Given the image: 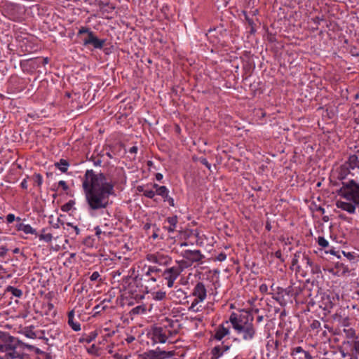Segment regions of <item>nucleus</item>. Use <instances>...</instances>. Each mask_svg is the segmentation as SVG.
Returning a JSON list of instances; mask_svg holds the SVG:
<instances>
[{
  "instance_id": "1",
  "label": "nucleus",
  "mask_w": 359,
  "mask_h": 359,
  "mask_svg": "<svg viewBox=\"0 0 359 359\" xmlns=\"http://www.w3.org/2000/svg\"><path fill=\"white\" fill-rule=\"evenodd\" d=\"M115 182H107L106 176L87 170L82 183L86 200L90 210L105 209L109 205V196L114 194Z\"/></svg>"
},
{
  "instance_id": "2",
  "label": "nucleus",
  "mask_w": 359,
  "mask_h": 359,
  "mask_svg": "<svg viewBox=\"0 0 359 359\" xmlns=\"http://www.w3.org/2000/svg\"><path fill=\"white\" fill-rule=\"evenodd\" d=\"M337 193L346 200L359 204V184H357L353 180L348 182H342V187Z\"/></svg>"
},
{
  "instance_id": "3",
  "label": "nucleus",
  "mask_w": 359,
  "mask_h": 359,
  "mask_svg": "<svg viewBox=\"0 0 359 359\" xmlns=\"http://www.w3.org/2000/svg\"><path fill=\"white\" fill-rule=\"evenodd\" d=\"M20 345V341L6 332L0 331V351L6 352Z\"/></svg>"
},
{
  "instance_id": "4",
  "label": "nucleus",
  "mask_w": 359,
  "mask_h": 359,
  "mask_svg": "<svg viewBox=\"0 0 359 359\" xmlns=\"http://www.w3.org/2000/svg\"><path fill=\"white\" fill-rule=\"evenodd\" d=\"M236 318H233V328L237 331L238 333L243 334V339L248 341L254 339L256 334V330L252 323L245 324V325H241L236 323Z\"/></svg>"
},
{
  "instance_id": "5",
  "label": "nucleus",
  "mask_w": 359,
  "mask_h": 359,
  "mask_svg": "<svg viewBox=\"0 0 359 359\" xmlns=\"http://www.w3.org/2000/svg\"><path fill=\"white\" fill-rule=\"evenodd\" d=\"M182 256L186 259V261H181L180 264L183 266H191L193 262H198L204 258V255L201 254L198 250H186L182 252Z\"/></svg>"
},
{
  "instance_id": "6",
  "label": "nucleus",
  "mask_w": 359,
  "mask_h": 359,
  "mask_svg": "<svg viewBox=\"0 0 359 359\" xmlns=\"http://www.w3.org/2000/svg\"><path fill=\"white\" fill-rule=\"evenodd\" d=\"M106 43V39H100L94 32H90L89 36L83 39V45L88 46H92L95 49H102Z\"/></svg>"
},
{
  "instance_id": "7",
  "label": "nucleus",
  "mask_w": 359,
  "mask_h": 359,
  "mask_svg": "<svg viewBox=\"0 0 359 359\" xmlns=\"http://www.w3.org/2000/svg\"><path fill=\"white\" fill-rule=\"evenodd\" d=\"M236 318V323L241 325H245V324L251 323L254 319L252 314L248 311H243V313L240 315L232 313L230 316L229 320L233 326L234 322L233 318Z\"/></svg>"
},
{
  "instance_id": "8",
  "label": "nucleus",
  "mask_w": 359,
  "mask_h": 359,
  "mask_svg": "<svg viewBox=\"0 0 359 359\" xmlns=\"http://www.w3.org/2000/svg\"><path fill=\"white\" fill-rule=\"evenodd\" d=\"M206 288L202 282H198L193 291V295L196 297L198 302H203L206 297Z\"/></svg>"
},
{
  "instance_id": "9",
  "label": "nucleus",
  "mask_w": 359,
  "mask_h": 359,
  "mask_svg": "<svg viewBox=\"0 0 359 359\" xmlns=\"http://www.w3.org/2000/svg\"><path fill=\"white\" fill-rule=\"evenodd\" d=\"M152 334L154 342L165 343L167 341L168 337L162 327H155Z\"/></svg>"
},
{
  "instance_id": "10",
  "label": "nucleus",
  "mask_w": 359,
  "mask_h": 359,
  "mask_svg": "<svg viewBox=\"0 0 359 359\" xmlns=\"http://www.w3.org/2000/svg\"><path fill=\"white\" fill-rule=\"evenodd\" d=\"M165 320L167 323L165 327L172 329V330H169V335L172 337L177 334L182 327L179 321L173 320L168 318H166Z\"/></svg>"
},
{
  "instance_id": "11",
  "label": "nucleus",
  "mask_w": 359,
  "mask_h": 359,
  "mask_svg": "<svg viewBox=\"0 0 359 359\" xmlns=\"http://www.w3.org/2000/svg\"><path fill=\"white\" fill-rule=\"evenodd\" d=\"M355 339L345 340L339 348L341 354L345 357L351 355L352 346Z\"/></svg>"
},
{
  "instance_id": "12",
  "label": "nucleus",
  "mask_w": 359,
  "mask_h": 359,
  "mask_svg": "<svg viewBox=\"0 0 359 359\" xmlns=\"http://www.w3.org/2000/svg\"><path fill=\"white\" fill-rule=\"evenodd\" d=\"M156 194L163 197L164 201H168L172 207L175 206L174 199L168 196V190L165 186H161L156 190Z\"/></svg>"
},
{
  "instance_id": "13",
  "label": "nucleus",
  "mask_w": 359,
  "mask_h": 359,
  "mask_svg": "<svg viewBox=\"0 0 359 359\" xmlns=\"http://www.w3.org/2000/svg\"><path fill=\"white\" fill-rule=\"evenodd\" d=\"M330 271L334 275L341 276L348 272V269L344 263L337 262L335 267L330 269Z\"/></svg>"
},
{
  "instance_id": "14",
  "label": "nucleus",
  "mask_w": 359,
  "mask_h": 359,
  "mask_svg": "<svg viewBox=\"0 0 359 359\" xmlns=\"http://www.w3.org/2000/svg\"><path fill=\"white\" fill-rule=\"evenodd\" d=\"M229 330L228 327H225L224 324L220 325L216 330L214 334V339L218 341L222 340L225 336L229 334Z\"/></svg>"
},
{
  "instance_id": "15",
  "label": "nucleus",
  "mask_w": 359,
  "mask_h": 359,
  "mask_svg": "<svg viewBox=\"0 0 359 359\" xmlns=\"http://www.w3.org/2000/svg\"><path fill=\"white\" fill-rule=\"evenodd\" d=\"M158 277H159V276L154 275L147 269V271L140 277V276H136L134 278V280L138 282L144 280V281L151 280L152 282H156Z\"/></svg>"
},
{
  "instance_id": "16",
  "label": "nucleus",
  "mask_w": 359,
  "mask_h": 359,
  "mask_svg": "<svg viewBox=\"0 0 359 359\" xmlns=\"http://www.w3.org/2000/svg\"><path fill=\"white\" fill-rule=\"evenodd\" d=\"M336 205L338 208H341L351 214L354 213L355 210V206L350 203L339 201L336 203Z\"/></svg>"
},
{
  "instance_id": "17",
  "label": "nucleus",
  "mask_w": 359,
  "mask_h": 359,
  "mask_svg": "<svg viewBox=\"0 0 359 359\" xmlns=\"http://www.w3.org/2000/svg\"><path fill=\"white\" fill-rule=\"evenodd\" d=\"M74 311L72 310L68 313V324L74 331H79L81 330V325L79 323L74 322Z\"/></svg>"
},
{
  "instance_id": "18",
  "label": "nucleus",
  "mask_w": 359,
  "mask_h": 359,
  "mask_svg": "<svg viewBox=\"0 0 359 359\" xmlns=\"http://www.w3.org/2000/svg\"><path fill=\"white\" fill-rule=\"evenodd\" d=\"M17 348L18 346L6 351V359H23V355L20 351H18Z\"/></svg>"
},
{
  "instance_id": "19",
  "label": "nucleus",
  "mask_w": 359,
  "mask_h": 359,
  "mask_svg": "<svg viewBox=\"0 0 359 359\" xmlns=\"http://www.w3.org/2000/svg\"><path fill=\"white\" fill-rule=\"evenodd\" d=\"M167 221L170 224V226L167 227L168 231L169 233L174 232L178 222L177 216L175 215L173 217H169L167 218Z\"/></svg>"
},
{
  "instance_id": "20",
  "label": "nucleus",
  "mask_w": 359,
  "mask_h": 359,
  "mask_svg": "<svg viewBox=\"0 0 359 359\" xmlns=\"http://www.w3.org/2000/svg\"><path fill=\"white\" fill-rule=\"evenodd\" d=\"M297 353H302L304 355V358L300 357L299 358L300 359H304V358H305V359H313V358L311 355V354L308 351H305L304 350H303L301 346H297V347H295V348H292L291 354L292 355H296Z\"/></svg>"
},
{
  "instance_id": "21",
  "label": "nucleus",
  "mask_w": 359,
  "mask_h": 359,
  "mask_svg": "<svg viewBox=\"0 0 359 359\" xmlns=\"http://www.w3.org/2000/svg\"><path fill=\"white\" fill-rule=\"evenodd\" d=\"M166 270V274H171V276L175 278V279L179 276V275L182 271V269L181 266H173L169 269H165Z\"/></svg>"
},
{
  "instance_id": "22",
  "label": "nucleus",
  "mask_w": 359,
  "mask_h": 359,
  "mask_svg": "<svg viewBox=\"0 0 359 359\" xmlns=\"http://www.w3.org/2000/svg\"><path fill=\"white\" fill-rule=\"evenodd\" d=\"M69 165V162L63 158L60 159L59 162L55 163V166L62 172H66Z\"/></svg>"
},
{
  "instance_id": "23",
  "label": "nucleus",
  "mask_w": 359,
  "mask_h": 359,
  "mask_svg": "<svg viewBox=\"0 0 359 359\" xmlns=\"http://www.w3.org/2000/svg\"><path fill=\"white\" fill-rule=\"evenodd\" d=\"M97 334L95 332H92L89 334L86 335L79 339V342L83 343L86 342L87 344H90L97 337Z\"/></svg>"
},
{
  "instance_id": "24",
  "label": "nucleus",
  "mask_w": 359,
  "mask_h": 359,
  "mask_svg": "<svg viewBox=\"0 0 359 359\" xmlns=\"http://www.w3.org/2000/svg\"><path fill=\"white\" fill-rule=\"evenodd\" d=\"M157 359H165L168 358H171L174 355V353L172 351H161L159 348H157Z\"/></svg>"
},
{
  "instance_id": "25",
  "label": "nucleus",
  "mask_w": 359,
  "mask_h": 359,
  "mask_svg": "<svg viewBox=\"0 0 359 359\" xmlns=\"http://www.w3.org/2000/svg\"><path fill=\"white\" fill-rule=\"evenodd\" d=\"M302 255H304V254L302 253L301 252H297L294 254V257L292 260V266H297V269H296L297 271H300V266L297 264H298L299 259H300L301 257L302 258Z\"/></svg>"
},
{
  "instance_id": "26",
  "label": "nucleus",
  "mask_w": 359,
  "mask_h": 359,
  "mask_svg": "<svg viewBox=\"0 0 359 359\" xmlns=\"http://www.w3.org/2000/svg\"><path fill=\"white\" fill-rule=\"evenodd\" d=\"M344 332L347 339H356L355 331L353 328L344 329Z\"/></svg>"
},
{
  "instance_id": "27",
  "label": "nucleus",
  "mask_w": 359,
  "mask_h": 359,
  "mask_svg": "<svg viewBox=\"0 0 359 359\" xmlns=\"http://www.w3.org/2000/svg\"><path fill=\"white\" fill-rule=\"evenodd\" d=\"M211 353L212 355L211 359H218L223 354V353L221 351V348H219L218 346L214 347L212 349Z\"/></svg>"
},
{
  "instance_id": "28",
  "label": "nucleus",
  "mask_w": 359,
  "mask_h": 359,
  "mask_svg": "<svg viewBox=\"0 0 359 359\" xmlns=\"http://www.w3.org/2000/svg\"><path fill=\"white\" fill-rule=\"evenodd\" d=\"M146 311V308L144 306H137L135 308H133L130 313L132 315H138L140 313H144Z\"/></svg>"
},
{
  "instance_id": "29",
  "label": "nucleus",
  "mask_w": 359,
  "mask_h": 359,
  "mask_svg": "<svg viewBox=\"0 0 359 359\" xmlns=\"http://www.w3.org/2000/svg\"><path fill=\"white\" fill-rule=\"evenodd\" d=\"M7 290L8 292H11L12 294L16 297H20L22 295V292L21 290L13 287L12 286H8Z\"/></svg>"
},
{
  "instance_id": "30",
  "label": "nucleus",
  "mask_w": 359,
  "mask_h": 359,
  "mask_svg": "<svg viewBox=\"0 0 359 359\" xmlns=\"http://www.w3.org/2000/svg\"><path fill=\"white\" fill-rule=\"evenodd\" d=\"M352 347L351 355L350 356H357L359 355V341L355 339Z\"/></svg>"
},
{
  "instance_id": "31",
  "label": "nucleus",
  "mask_w": 359,
  "mask_h": 359,
  "mask_svg": "<svg viewBox=\"0 0 359 359\" xmlns=\"http://www.w3.org/2000/svg\"><path fill=\"white\" fill-rule=\"evenodd\" d=\"M104 302H102L101 304L96 305L93 310L95 311V313L93 316H96L97 315L100 314L102 311H104L107 306H102Z\"/></svg>"
},
{
  "instance_id": "32",
  "label": "nucleus",
  "mask_w": 359,
  "mask_h": 359,
  "mask_svg": "<svg viewBox=\"0 0 359 359\" xmlns=\"http://www.w3.org/2000/svg\"><path fill=\"white\" fill-rule=\"evenodd\" d=\"M165 295H166L165 292L160 290V291H157V292L154 293V297L153 298L155 300L161 301V300H163V299L165 298Z\"/></svg>"
},
{
  "instance_id": "33",
  "label": "nucleus",
  "mask_w": 359,
  "mask_h": 359,
  "mask_svg": "<svg viewBox=\"0 0 359 359\" xmlns=\"http://www.w3.org/2000/svg\"><path fill=\"white\" fill-rule=\"evenodd\" d=\"M23 230L22 231L26 233H31V234H36V230L34 229L29 224H25V226H22Z\"/></svg>"
},
{
  "instance_id": "34",
  "label": "nucleus",
  "mask_w": 359,
  "mask_h": 359,
  "mask_svg": "<svg viewBox=\"0 0 359 359\" xmlns=\"http://www.w3.org/2000/svg\"><path fill=\"white\" fill-rule=\"evenodd\" d=\"M33 180L38 187H41L42 184L43 179L40 174L35 173L32 177Z\"/></svg>"
},
{
  "instance_id": "35",
  "label": "nucleus",
  "mask_w": 359,
  "mask_h": 359,
  "mask_svg": "<svg viewBox=\"0 0 359 359\" xmlns=\"http://www.w3.org/2000/svg\"><path fill=\"white\" fill-rule=\"evenodd\" d=\"M75 202L72 200L69 201L68 203L63 205L61 208L62 210L64 212H68L69 211L73 205H74Z\"/></svg>"
},
{
  "instance_id": "36",
  "label": "nucleus",
  "mask_w": 359,
  "mask_h": 359,
  "mask_svg": "<svg viewBox=\"0 0 359 359\" xmlns=\"http://www.w3.org/2000/svg\"><path fill=\"white\" fill-rule=\"evenodd\" d=\"M149 359H157V350H151L144 353Z\"/></svg>"
},
{
  "instance_id": "37",
  "label": "nucleus",
  "mask_w": 359,
  "mask_h": 359,
  "mask_svg": "<svg viewBox=\"0 0 359 359\" xmlns=\"http://www.w3.org/2000/svg\"><path fill=\"white\" fill-rule=\"evenodd\" d=\"M69 228H71V229H72L74 231V232H75V235H76V236H77V235H79V233H80V230H79V229L78 228V226H74V225H73L72 224H71V223H67V224H66V226H63V228H64L65 229H67V230H69Z\"/></svg>"
},
{
  "instance_id": "38",
  "label": "nucleus",
  "mask_w": 359,
  "mask_h": 359,
  "mask_svg": "<svg viewBox=\"0 0 359 359\" xmlns=\"http://www.w3.org/2000/svg\"><path fill=\"white\" fill-rule=\"evenodd\" d=\"M158 255L149 254L147 255V259L151 262L156 263L158 262Z\"/></svg>"
},
{
  "instance_id": "39",
  "label": "nucleus",
  "mask_w": 359,
  "mask_h": 359,
  "mask_svg": "<svg viewBox=\"0 0 359 359\" xmlns=\"http://www.w3.org/2000/svg\"><path fill=\"white\" fill-rule=\"evenodd\" d=\"M39 239L43 240L46 242H50L52 240V234L50 233H41V235H39Z\"/></svg>"
},
{
  "instance_id": "40",
  "label": "nucleus",
  "mask_w": 359,
  "mask_h": 359,
  "mask_svg": "<svg viewBox=\"0 0 359 359\" xmlns=\"http://www.w3.org/2000/svg\"><path fill=\"white\" fill-rule=\"evenodd\" d=\"M318 243L320 246L323 248H326L328 246V241L323 237H318Z\"/></svg>"
},
{
  "instance_id": "41",
  "label": "nucleus",
  "mask_w": 359,
  "mask_h": 359,
  "mask_svg": "<svg viewBox=\"0 0 359 359\" xmlns=\"http://www.w3.org/2000/svg\"><path fill=\"white\" fill-rule=\"evenodd\" d=\"M170 259L168 257H164L162 255H158V262L157 264H167Z\"/></svg>"
},
{
  "instance_id": "42",
  "label": "nucleus",
  "mask_w": 359,
  "mask_h": 359,
  "mask_svg": "<svg viewBox=\"0 0 359 359\" xmlns=\"http://www.w3.org/2000/svg\"><path fill=\"white\" fill-rule=\"evenodd\" d=\"M90 32H93L89 28L86 27H82L78 32V36H81V34H86L87 36H89Z\"/></svg>"
},
{
  "instance_id": "43",
  "label": "nucleus",
  "mask_w": 359,
  "mask_h": 359,
  "mask_svg": "<svg viewBox=\"0 0 359 359\" xmlns=\"http://www.w3.org/2000/svg\"><path fill=\"white\" fill-rule=\"evenodd\" d=\"M311 271L313 274H319V273H321V270H320V266L318 264H314L311 268Z\"/></svg>"
},
{
  "instance_id": "44",
  "label": "nucleus",
  "mask_w": 359,
  "mask_h": 359,
  "mask_svg": "<svg viewBox=\"0 0 359 359\" xmlns=\"http://www.w3.org/2000/svg\"><path fill=\"white\" fill-rule=\"evenodd\" d=\"M358 161V159L357 156H355V155H353V156H350V158H349V161H350V165H351V166L352 168H355V167H356V166L355 165V164H357Z\"/></svg>"
},
{
  "instance_id": "45",
  "label": "nucleus",
  "mask_w": 359,
  "mask_h": 359,
  "mask_svg": "<svg viewBox=\"0 0 359 359\" xmlns=\"http://www.w3.org/2000/svg\"><path fill=\"white\" fill-rule=\"evenodd\" d=\"M8 251L6 245H0V257H4Z\"/></svg>"
},
{
  "instance_id": "46",
  "label": "nucleus",
  "mask_w": 359,
  "mask_h": 359,
  "mask_svg": "<svg viewBox=\"0 0 359 359\" xmlns=\"http://www.w3.org/2000/svg\"><path fill=\"white\" fill-rule=\"evenodd\" d=\"M155 194H156V193L153 190L144 191V196H145L146 197H147L149 198H154V197L155 196Z\"/></svg>"
},
{
  "instance_id": "47",
  "label": "nucleus",
  "mask_w": 359,
  "mask_h": 359,
  "mask_svg": "<svg viewBox=\"0 0 359 359\" xmlns=\"http://www.w3.org/2000/svg\"><path fill=\"white\" fill-rule=\"evenodd\" d=\"M302 259L305 260L306 264L310 267V269L315 264L311 259L306 255H302Z\"/></svg>"
},
{
  "instance_id": "48",
  "label": "nucleus",
  "mask_w": 359,
  "mask_h": 359,
  "mask_svg": "<svg viewBox=\"0 0 359 359\" xmlns=\"http://www.w3.org/2000/svg\"><path fill=\"white\" fill-rule=\"evenodd\" d=\"M148 269L152 272L154 275L158 276V273L161 271V269L157 268L156 266H149Z\"/></svg>"
},
{
  "instance_id": "49",
  "label": "nucleus",
  "mask_w": 359,
  "mask_h": 359,
  "mask_svg": "<svg viewBox=\"0 0 359 359\" xmlns=\"http://www.w3.org/2000/svg\"><path fill=\"white\" fill-rule=\"evenodd\" d=\"M200 302H198V300H196L194 299L191 305V306L189 307V310L190 311H198V309L196 308V306H197V304L199 303Z\"/></svg>"
},
{
  "instance_id": "50",
  "label": "nucleus",
  "mask_w": 359,
  "mask_h": 359,
  "mask_svg": "<svg viewBox=\"0 0 359 359\" xmlns=\"http://www.w3.org/2000/svg\"><path fill=\"white\" fill-rule=\"evenodd\" d=\"M200 162L204 165L208 170H210V168H211V165L210 164L208 163V161H207L206 158H200Z\"/></svg>"
},
{
  "instance_id": "51",
  "label": "nucleus",
  "mask_w": 359,
  "mask_h": 359,
  "mask_svg": "<svg viewBox=\"0 0 359 359\" xmlns=\"http://www.w3.org/2000/svg\"><path fill=\"white\" fill-rule=\"evenodd\" d=\"M58 185H59L60 187H61L64 191H67V190H68V189H69L68 185H67V183H66L65 181H63V180H60V181L58 182Z\"/></svg>"
},
{
  "instance_id": "52",
  "label": "nucleus",
  "mask_w": 359,
  "mask_h": 359,
  "mask_svg": "<svg viewBox=\"0 0 359 359\" xmlns=\"http://www.w3.org/2000/svg\"><path fill=\"white\" fill-rule=\"evenodd\" d=\"M99 277H100V273L97 271H95L90 276V279L92 281H95V280H97Z\"/></svg>"
},
{
  "instance_id": "53",
  "label": "nucleus",
  "mask_w": 359,
  "mask_h": 359,
  "mask_svg": "<svg viewBox=\"0 0 359 359\" xmlns=\"http://www.w3.org/2000/svg\"><path fill=\"white\" fill-rule=\"evenodd\" d=\"M218 347L221 348V351L223 353L228 351L230 348L229 346L224 344V342L221 345H219Z\"/></svg>"
},
{
  "instance_id": "54",
  "label": "nucleus",
  "mask_w": 359,
  "mask_h": 359,
  "mask_svg": "<svg viewBox=\"0 0 359 359\" xmlns=\"http://www.w3.org/2000/svg\"><path fill=\"white\" fill-rule=\"evenodd\" d=\"M15 219V217L13 214H8L6 217L8 223H12Z\"/></svg>"
},
{
  "instance_id": "55",
  "label": "nucleus",
  "mask_w": 359,
  "mask_h": 359,
  "mask_svg": "<svg viewBox=\"0 0 359 359\" xmlns=\"http://www.w3.org/2000/svg\"><path fill=\"white\" fill-rule=\"evenodd\" d=\"M226 258V254L222 252L220 254H219L217 257V260L219 261V262H222L224 260H225Z\"/></svg>"
},
{
  "instance_id": "56",
  "label": "nucleus",
  "mask_w": 359,
  "mask_h": 359,
  "mask_svg": "<svg viewBox=\"0 0 359 359\" xmlns=\"http://www.w3.org/2000/svg\"><path fill=\"white\" fill-rule=\"evenodd\" d=\"M259 290L262 293H266L268 291V287L266 284H262L260 286H259Z\"/></svg>"
},
{
  "instance_id": "57",
  "label": "nucleus",
  "mask_w": 359,
  "mask_h": 359,
  "mask_svg": "<svg viewBox=\"0 0 359 359\" xmlns=\"http://www.w3.org/2000/svg\"><path fill=\"white\" fill-rule=\"evenodd\" d=\"M275 257L279 259L282 262H284V259L282 257V253L280 250H277L275 254Z\"/></svg>"
},
{
  "instance_id": "58",
  "label": "nucleus",
  "mask_w": 359,
  "mask_h": 359,
  "mask_svg": "<svg viewBox=\"0 0 359 359\" xmlns=\"http://www.w3.org/2000/svg\"><path fill=\"white\" fill-rule=\"evenodd\" d=\"M320 325V323L319 321L318 320H314L312 324L311 325V327L312 329H316L318 327H319Z\"/></svg>"
},
{
  "instance_id": "59",
  "label": "nucleus",
  "mask_w": 359,
  "mask_h": 359,
  "mask_svg": "<svg viewBox=\"0 0 359 359\" xmlns=\"http://www.w3.org/2000/svg\"><path fill=\"white\" fill-rule=\"evenodd\" d=\"M312 20L316 25H320V22L323 20V18L317 16V17L313 18Z\"/></svg>"
},
{
  "instance_id": "60",
  "label": "nucleus",
  "mask_w": 359,
  "mask_h": 359,
  "mask_svg": "<svg viewBox=\"0 0 359 359\" xmlns=\"http://www.w3.org/2000/svg\"><path fill=\"white\" fill-rule=\"evenodd\" d=\"M245 18L250 26H252L255 25L253 20L251 18H250L245 13Z\"/></svg>"
},
{
  "instance_id": "61",
  "label": "nucleus",
  "mask_w": 359,
  "mask_h": 359,
  "mask_svg": "<svg viewBox=\"0 0 359 359\" xmlns=\"http://www.w3.org/2000/svg\"><path fill=\"white\" fill-rule=\"evenodd\" d=\"M163 276H164L165 279H166L167 280H172V279H175V278H173L171 274L168 273V274H166V270H165L163 271Z\"/></svg>"
},
{
  "instance_id": "62",
  "label": "nucleus",
  "mask_w": 359,
  "mask_h": 359,
  "mask_svg": "<svg viewBox=\"0 0 359 359\" xmlns=\"http://www.w3.org/2000/svg\"><path fill=\"white\" fill-rule=\"evenodd\" d=\"M342 253L346 256L348 259L351 260L355 258L354 255H353L351 252L345 253L344 251Z\"/></svg>"
},
{
  "instance_id": "63",
  "label": "nucleus",
  "mask_w": 359,
  "mask_h": 359,
  "mask_svg": "<svg viewBox=\"0 0 359 359\" xmlns=\"http://www.w3.org/2000/svg\"><path fill=\"white\" fill-rule=\"evenodd\" d=\"M95 235H96L98 238H100V235L102 234V231H101V229H100V227H99V226H96V227L95 228Z\"/></svg>"
},
{
  "instance_id": "64",
  "label": "nucleus",
  "mask_w": 359,
  "mask_h": 359,
  "mask_svg": "<svg viewBox=\"0 0 359 359\" xmlns=\"http://www.w3.org/2000/svg\"><path fill=\"white\" fill-rule=\"evenodd\" d=\"M20 187L22 189H26L27 188V180L26 179H24L23 181L21 182Z\"/></svg>"
}]
</instances>
